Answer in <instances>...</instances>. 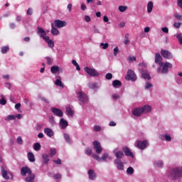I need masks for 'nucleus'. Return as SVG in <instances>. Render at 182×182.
<instances>
[{"mask_svg":"<svg viewBox=\"0 0 182 182\" xmlns=\"http://www.w3.org/2000/svg\"><path fill=\"white\" fill-rule=\"evenodd\" d=\"M21 174L23 177H25L26 174H28V176H27L25 179L26 182H33V181L35 180V174L32 173V171L28 166H24L21 168Z\"/></svg>","mask_w":182,"mask_h":182,"instance_id":"1","label":"nucleus"},{"mask_svg":"<svg viewBox=\"0 0 182 182\" xmlns=\"http://www.w3.org/2000/svg\"><path fill=\"white\" fill-rule=\"evenodd\" d=\"M182 176V168L179 167L173 168L171 169L168 173V177L171 180H178Z\"/></svg>","mask_w":182,"mask_h":182,"instance_id":"2","label":"nucleus"},{"mask_svg":"<svg viewBox=\"0 0 182 182\" xmlns=\"http://www.w3.org/2000/svg\"><path fill=\"white\" fill-rule=\"evenodd\" d=\"M77 97L79 102H80V103H82V105H85L87 103V102H89V98L87 97V95H86V94H85V92H78L77 93Z\"/></svg>","mask_w":182,"mask_h":182,"instance_id":"3","label":"nucleus"},{"mask_svg":"<svg viewBox=\"0 0 182 182\" xmlns=\"http://www.w3.org/2000/svg\"><path fill=\"white\" fill-rule=\"evenodd\" d=\"M85 72H86V73H87V75H89L90 76H91L92 77H99L100 75L99 73L97 72V70L89 68V67H85L84 68Z\"/></svg>","mask_w":182,"mask_h":182,"instance_id":"4","label":"nucleus"},{"mask_svg":"<svg viewBox=\"0 0 182 182\" xmlns=\"http://www.w3.org/2000/svg\"><path fill=\"white\" fill-rule=\"evenodd\" d=\"M125 79L126 80H132V82H136V80H137V77L136 76L134 71L129 70Z\"/></svg>","mask_w":182,"mask_h":182,"instance_id":"5","label":"nucleus"},{"mask_svg":"<svg viewBox=\"0 0 182 182\" xmlns=\"http://www.w3.org/2000/svg\"><path fill=\"white\" fill-rule=\"evenodd\" d=\"M92 144L94 146V149L97 154H102V151H103V148H102V145H100V142H99L98 141H94Z\"/></svg>","mask_w":182,"mask_h":182,"instance_id":"6","label":"nucleus"},{"mask_svg":"<svg viewBox=\"0 0 182 182\" xmlns=\"http://www.w3.org/2000/svg\"><path fill=\"white\" fill-rule=\"evenodd\" d=\"M149 144V142H147L146 140H144L143 141H137L136 142V147L139 149L140 150H144L147 147V145Z\"/></svg>","mask_w":182,"mask_h":182,"instance_id":"7","label":"nucleus"},{"mask_svg":"<svg viewBox=\"0 0 182 182\" xmlns=\"http://www.w3.org/2000/svg\"><path fill=\"white\" fill-rule=\"evenodd\" d=\"M173 68V65L168 62H166L162 68L161 73L166 74L168 73V69Z\"/></svg>","mask_w":182,"mask_h":182,"instance_id":"8","label":"nucleus"},{"mask_svg":"<svg viewBox=\"0 0 182 182\" xmlns=\"http://www.w3.org/2000/svg\"><path fill=\"white\" fill-rule=\"evenodd\" d=\"M161 55L165 59H173V54L167 50H161Z\"/></svg>","mask_w":182,"mask_h":182,"instance_id":"9","label":"nucleus"},{"mask_svg":"<svg viewBox=\"0 0 182 182\" xmlns=\"http://www.w3.org/2000/svg\"><path fill=\"white\" fill-rule=\"evenodd\" d=\"M132 114L136 117H139V116H141V114H143L142 108L141 107L134 108L132 111Z\"/></svg>","mask_w":182,"mask_h":182,"instance_id":"10","label":"nucleus"},{"mask_svg":"<svg viewBox=\"0 0 182 182\" xmlns=\"http://www.w3.org/2000/svg\"><path fill=\"white\" fill-rule=\"evenodd\" d=\"M122 151L124 153L125 156H127V157H132V159L134 157V155L132 154L130 149H129L127 146H124L122 148Z\"/></svg>","mask_w":182,"mask_h":182,"instance_id":"11","label":"nucleus"},{"mask_svg":"<svg viewBox=\"0 0 182 182\" xmlns=\"http://www.w3.org/2000/svg\"><path fill=\"white\" fill-rule=\"evenodd\" d=\"M51 112H53V114L58 116V117H63V112L58 108H51Z\"/></svg>","mask_w":182,"mask_h":182,"instance_id":"12","label":"nucleus"},{"mask_svg":"<svg viewBox=\"0 0 182 182\" xmlns=\"http://www.w3.org/2000/svg\"><path fill=\"white\" fill-rule=\"evenodd\" d=\"M54 24L56 26V28H63L66 25V21H60V20H55L54 21Z\"/></svg>","mask_w":182,"mask_h":182,"instance_id":"13","label":"nucleus"},{"mask_svg":"<svg viewBox=\"0 0 182 182\" xmlns=\"http://www.w3.org/2000/svg\"><path fill=\"white\" fill-rule=\"evenodd\" d=\"M163 60V58L160 55V53H156L155 54V63H159V66H163V63H161Z\"/></svg>","mask_w":182,"mask_h":182,"instance_id":"14","label":"nucleus"},{"mask_svg":"<svg viewBox=\"0 0 182 182\" xmlns=\"http://www.w3.org/2000/svg\"><path fill=\"white\" fill-rule=\"evenodd\" d=\"M1 170L3 178H5V180H9V176H8V171L5 170V166H1Z\"/></svg>","mask_w":182,"mask_h":182,"instance_id":"15","label":"nucleus"},{"mask_svg":"<svg viewBox=\"0 0 182 182\" xmlns=\"http://www.w3.org/2000/svg\"><path fill=\"white\" fill-rule=\"evenodd\" d=\"M60 126L61 129H65L69 126V123H68V121L65 120V119L61 118L60 120Z\"/></svg>","mask_w":182,"mask_h":182,"instance_id":"16","label":"nucleus"},{"mask_svg":"<svg viewBox=\"0 0 182 182\" xmlns=\"http://www.w3.org/2000/svg\"><path fill=\"white\" fill-rule=\"evenodd\" d=\"M88 175L90 180H95L96 179V173H95V171L90 169L88 171Z\"/></svg>","mask_w":182,"mask_h":182,"instance_id":"17","label":"nucleus"},{"mask_svg":"<svg viewBox=\"0 0 182 182\" xmlns=\"http://www.w3.org/2000/svg\"><path fill=\"white\" fill-rule=\"evenodd\" d=\"M112 86L115 87V89H117L119 87H122V81L119 80H114L112 82Z\"/></svg>","mask_w":182,"mask_h":182,"instance_id":"18","label":"nucleus"},{"mask_svg":"<svg viewBox=\"0 0 182 182\" xmlns=\"http://www.w3.org/2000/svg\"><path fill=\"white\" fill-rule=\"evenodd\" d=\"M51 33L55 36H58V35H59V30L55 28V26H53V23H51Z\"/></svg>","mask_w":182,"mask_h":182,"instance_id":"19","label":"nucleus"},{"mask_svg":"<svg viewBox=\"0 0 182 182\" xmlns=\"http://www.w3.org/2000/svg\"><path fill=\"white\" fill-rule=\"evenodd\" d=\"M44 133L46 134L48 137H52L53 136V131L50 129V128H45Z\"/></svg>","mask_w":182,"mask_h":182,"instance_id":"20","label":"nucleus"},{"mask_svg":"<svg viewBox=\"0 0 182 182\" xmlns=\"http://www.w3.org/2000/svg\"><path fill=\"white\" fill-rule=\"evenodd\" d=\"M141 77L142 79H147L148 80H150V79H151L150 74H149L147 71H144L141 73Z\"/></svg>","mask_w":182,"mask_h":182,"instance_id":"21","label":"nucleus"},{"mask_svg":"<svg viewBox=\"0 0 182 182\" xmlns=\"http://www.w3.org/2000/svg\"><path fill=\"white\" fill-rule=\"evenodd\" d=\"M28 159L31 163L35 162V155H33V153L28 152Z\"/></svg>","mask_w":182,"mask_h":182,"instance_id":"22","label":"nucleus"},{"mask_svg":"<svg viewBox=\"0 0 182 182\" xmlns=\"http://www.w3.org/2000/svg\"><path fill=\"white\" fill-rule=\"evenodd\" d=\"M143 109V113H149V112H151V106L150 105H145L141 107Z\"/></svg>","mask_w":182,"mask_h":182,"instance_id":"23","label":"nucleus"},{"mask_svg":"<svg viewBox=\"0 0 182 182\" xmlns=\"http://www.w3.org/2000/svg\"><path fill=\"white\" fill-rule=\"evenodd\" d=\"M152 11H153V1H149L147 4V12L148 14H151Z\"/></svg>","mask_w":182,"mask_h":182,"instance_id":"24","label":"nucleus"},{"mask_svg":"<svg viewBox=\"0 0 182 182\" xmlns=\"http://www.w3.org/2000/svg\"><path fill=\"white\" fill-rule=\"evenodd\" d=\"M50 72L53 74L58 73L59 72V66L53 65L50 68Z\"/></svg>","mask_w":182,"mask_h":182,"instance_id":"25","label":"nucleus"},{"mask_svg":"<svg viewBox=\"0 0 182 182\" xmlns=\"http://www.w3.org/2000/svg\"><path fill=\"white\" fill-rule=\"evenodd\" d=\"M38 33L41 36V38L46 36V32L45 31V30H43V28H38Z\"/></svg>","mask_w":182,"mask_h":182,"instance_id":"26","label":"nucleus"},{"mask_svg":"<svg viewBox=\"0 0 182 182\" xmlns=\"http://www.w3.org/2000/svg\"><path fill=\"white\" fill-rule=\"evenodd\" d=\"M42 158H43L44 164H48V163H49V156H48V154H43Z\"/></svg>","mask_w":182,"mask_h":182,"instance_id":"27","label":"nucleus"},{"mask_svg":"<svg viewBox=\"0 0 182 182\" xmlns=\"http://www.w3.org/2000/svg\"><path fill=\"white\" fill-rule=\"evenodd\" d=\"M114 154L117 159H123V156H124V154L122 151L114 152Z\"/></svg>","mask_w":182,"mask_h":182,"instance_id":"28","label":"nucleus"},{"mask_svg":"<svg viewBox=\"0 0 182 182\" xmlns=\"http://www.w3.org/2000/svg\"><path fill=\"white\" fill-rule=\"evenodd\" d=\"M55 86H59L60 87H62L63 89V87H65V85H63V82H62V80H60V79H57L55 82Z\"/></svg>","mask_w":182,"mask_h":182,"instance_id":"29","label":"nucleus"},{"mask_svg":"<svg viewBox=\"0 0 182 182\" xmlns=\"http://www.w3.org/2000/svg\"><path fill=\"white\" fill-rule=\"evenodd\" d=\"M8 52H9V46H5L1 47V53H3V55H5V53H8Z\"/></svg>","mask_w":182,"mask_h":182,"instance_id":"30","label":"nucleus"},{"mask_svg":"<svg viewBox=\"0 0 182 182\" xmlns=\"http://www.w3.org/2000/svg\"><path fill=\"white\" fill-rule=\"evenodd\" d=\"M64 139L68 144H72V141H70V136L68 134H64Z\"/></svg>","mask_w":182,"mask_h":182,"instance_id":"31","label":"nucleus"},{"mask_svg":"<svg viewBox=\"0 0 182 182\" xmlns=\"http://www.w3.org/2000/svg\"><path fill=\"white\" fill-rule=\"evenodd\" d=\"M66 113L68 116H73V109L70 107H66Z\"/></svg>","mask_w":182,"mask_h":182,"instance_id":"32","label":"nucleus"},{"mask_svg":"<svg viewBox=\"0 0 182 182\" xmlns=\"http://www.w3.org/2000/svg\"><path fill=\"white\" fill-rule=\"evenodd\" d=\"M33 149L36 151H39L41 150V144L39 142H37L34 144Z\"/></svg>","mask_w":182,"mask_h":182,"instance_id":"33","label":"nucleus"},{"mask_svg":"<svg viewBox=\"0 0 182 182\" xmlns=\"http://www.w3.org/2000/svg\"><path fill=\"white\" fill-rule=\"evenodd\" d=\"M45 59L46 60L47 65H52V63H53V59H52V58L46 57Z\"/></svg>","mask_w":182,"mask_h":182,"instance_id":"34","label":"nucleus"},{"mask_svg":"<svg viewBox=\"0 0 182 182\" xmlns=\"http://www.w3.org/2000/svg\"><path fill=\"white\" fill-rule=\"evenodd\" d=\"M136 56H131L129 55L127 58L128 62H129V63H132V62H136Z\"/></svg>","mask_w":182,"mask_h":182,"instance_id":"35","label":"nucleus"},{"mask_svg":"<svg viewBox=\"0 0 182 182\" xmlns=\"http://www.w3.org/2000/svg\"><path fill=\"white\" fill-rule=\"evenodd\" d=\"M15 119H16V115H9L7 118L5 119V120H6L7 122H9V120H15Z\"/></svg>","mask_w":182,"mask_h":182,"instance_id":"36","label":"nucleus"},{"mask_svg":"<svg viewBox=\"0 0 182 182\" xmlns=\"http://www.w3.org/2000/svg\"><path fill=\"white\" fill-rule=\"evenodd\" d=\"M119 12H124L127 11V6H119Z\"/></svg>","mask_w":182,"mask_h":182,"instance_id":"37","label":"nucleus"},{"mask_svg":"<svg viewBox=\"0 0 182 182\" xmlns=\"http://www.w3.org/2000/svg\"><path fill=\"white\" fill-rule=\"evenodd\" d=\"M0 105L5 106L6 105V100L4 97V95H1V99L0 100Z\"/></svg>","mask_w":182,"mask_h":182,"instance_id":"38","label":"nucleus"},{"mask_svg":"<svg viewBox=\"0 0 182 182\" xmlns=\"http://www.w3.org/2000/svg\"><path fill=\"white\" fill-rule=\"evenodd\" d=\"M154 166L156 167H163V162L161 161H155Z\"/></svg>","mask_w":182,"mask_h":182,"instance_id":"39","label":"nucleus"},{"mask_svg":"<svg viewBox=\"0 0 182 182\" xmlns=\"http://www.w3.org/2000/svg\"><path fill=\"white\" fill-rule=\"evenodd\" d=\"M88 86H89L90 89H96L97 87L96 83H95V82H90L88 84Z\"/></svg>","mask_w":182,"mask_h":182,"instance_id":"40","label":"nucleus"},{"mask_svg":"<svg viewBox=\"0 0 182 182\" xmlns=\"http://www.w3.org/2000/svg\"><path fill=\"white\" fill-rule=\"evenodd\" d=\"M47 43L48 45V48H55V43L53 42V41L50 40L48 41Z\"/></svg>","mask_w":182,"mask_h":182,"instance_id":"41","label":"nucleus"},{"mask_svg":"<svg viewBox=\"0 0 182 182\" xmlns=\"http://www.w3.org/2000/svg\"><path fill=\"white\" fill-rule=\"evenodd\" d=\"M127 174H133L134 173V169L132 166H129L127 170Z\"/></svg>","mask_w":182,"mask_h":182,"instance_id":"42","label":"nucleus"},{"mask_svg":"<svg viewBox=\"0 0 182 182\" xmlns=\"http://www.w3.org/2000/svg\"><path fill=\"white\" fill-rule=\"evenodd\" d=\"M16 143H17L18 144H20V145L23 144V140L22 139V137L18 136V137L17 138Z\"/></svg>","mask_w":182,"mask_h":182,"instance_id":"43","label":"nucleus"},{"mask_svg":"<svg viewBox=\"0 0 182 182\" xmlns=\"http://www.w3.org/2000/svg\"><path fill=\"white\" fill-rule=\"evenodd\" d=\"M53 178H55V180H59V179L62 178V174L56 173L53 176Z\"/></svg>","mask_w":182,"mask_h":182,"instance_id":"44","label":"nucleus"},{"mask_svg":"<svg viewBox=\"0 0 182 182\" xmlns=\"http://www.w3.org/2000/svg\"><path fill=\"white\" fill-rule=\"evenodd\" d=\"M85 154H87V156H91L92 155V149L90 148H87L85 149Z\"/></svg>","mask_w":182,"mask_h":182,"instance_id":"45","label":"nucleus"},{"mask_svg":"<svg viewBox=\"0 0 182 182\" xmlns=\"http://www.w3.org/2000/svg\"><path fill=\"white\" fill-rule=\"evenodd\" d=\"M50 154L51 156H53L56 154V149L53 148L50 150Z\"/></svg>","mask_w":182,"mask_h":182,"instance_id":"46","label":"nucleus"},{"mask_svg":"<svg viewBox=\"0 0 182 182\" xmlns=\"http://www.w3.org/2000/svg\"><path fill=\"white\" fill-rule=\"evenodd\" d=\"M113 77V75H112V73H109L106 75L105 76V78L107 80H111V79H112Z\"/></svg>","mask_w":182,"mask_h":182,"instance_id":"47","label":"nucleus"},{"mask_svg":"<svg viewBox=\"0 0 182 182\" xmlns=\"http://www.w3.org/2000/svg\"><path fill=\"white\" fill-rule=\"evenodd\" d=\"M176 38H177L180 45H182V36H181V34H177Z\"/></svg>","mask_w":182,"mask_h":182,"instance_id":"48","label":"nucleus"},{"mask_svg":"<svg viewBox=\"0 0 182 182\" xmlns=\"http://www.w3.org/2000/svg\"><path fill=\"white\" fill-rule=\"evenodd\" d=\"M118 170H124V165H123V162L117 165Z\"/></svg>","mask_w":182,"mask_h":182,"instance_id":"49","label":"nucleus"},{"mask_svg":"<svg viewBox=\"0 0 182 182\" xmlns=\"http://www.w3.org/2000/svg\"><path fill=\"white\" fill-rule=\"evenodd\" d=\"M100 46H102V49H107V48H109V43H101Z\"/></svg>","mask_w":182,"mask_h":182,"instance_id":"50","label":"nucleus"},{"mask_svg":"<svg viewBox=\"0 0 182 182\" xmlns=\"http://www.w3.org/2000/svg\"><path fill=\"white\" fill-rule=\"evenodd\" d=\"M93 130L94 132H100V130H102V128L100 127V126H95L94 127Z\"/></svg>","mask_w":182,"mask_h":182,"instance_id":"51","label":"nucleus"},{"mask_svg":"<svg viewBox=\"0 0 182 182\" xmlns=\"http://www.w3.org/2000/svg\"><path fill=\"white\" fill-rule=\"evenodd\" d=\"M114 164H117V166H118L119 164H120L123 162L122 161V160H120V159H117L114 160Z\"/></svg>","mask_w":182,"mask_h":182,"instance_id":"52","label":"nucleus"},{"mask_svg":"<svg viewBox=\"0 0 182 182\" xmlns=\"http://www.w3.org/2000/svg\"><path fill=\"white\" fill-rule=\"evenodd\" d=\"M39 99H41V100H42L43 102H45V103H49V101L48 100H46V97H39Z\"/></svg>","mask_w":182,"mask_h":182,"instance_id":"53","label":"nucleus"},{"mask_svg":"<svg viewBox=\"0 0 182 182\" xmlns=\"http://www.w3.org/2000/svg\"><path fill=\"white\" fill-rule=\"evenodd\" d=\"M92 156L94 159H95V160H97L98 161H100L102 160V158L99 157V155L97 154H93Z\"/></svg>","mask_w":182,"mask_h":182,"instance_id":"54","label":"nucleus"},{"mask_svg":"<svg viewBox=\"0 0 182 182\" xmlns=\"http://www.w3.org/2000/svg\"><path fill=\"white\" fill-rule=\"evenodd\" d=\"M150 87H153V85L150 82H147L145 85V89H150Z\"/></svg>","mask_w":182,"mask_h":182,"instance_id":"55","label":"nucleus"},{"mask_svg":"<svg viewBox=\"0 0 182 182\" xmlns=\"http://www.w3.org/2000/svg\"><path fill=\"white\" fill-rule=\"evenodd\" d=\"M43 39H44V41H46V42H49V41H51L50 40V38H49V36H44L43 37Z\"/></svg>","mask_w":182,"mask_h":182,"instance_id":"56","label":"nucleus"},{"mask_svg":"<svg viewBox=\"0 0 182 182\" xmlns=\"http://www.w3.org/2000/svg\"><path fill=\"white\" fill-rule=\"evenodd\" d=\"M42 126H43V124H37L36 126V130H41L42 129Z\"/></svg>","mask_w":182,"mask_h":182,"instance_id":"57","label":"nucleus"},{"mask_svg":"<svg viewBox=\"0 0 182 182\" xmlns=\"http://www.w3.org/2000/svg\"><path fill=\"white\" fill-rule=\"evenodd\" d=\"M177 5L179 8H181V9H182V0H178Z\"/></svg>","mask_w":182,"mask_h":182,"instance_id":"58","label":"nucleus"},{"mask_svg":"<svg viewBox=\"0 0 182 182\" xmlns=\"http://www.w3.org/2000/svg\"><path fill=\"white\" fill-rule=\"evenodd\" d=\"M165 140L166 141H171V136H170L169 135H165Z\"/></svg>","mask_w":182,"mask_h":182,"instance_id":"59","label":"nucleus"},{"mask_svg":"<svg viewBox=\"0 0 182 182\" xmlns=\"http://www.w3.org/2000/svg\"><path fill=\"white\" fill-rule=\"evenodd\" d=\"M33 10H32V8H28V9L27 10V15H32L33 14Z\"/></svg>","mask_w":182,"mask_h":182,"instance_id":"60","label":"nucleus"},{"mask_svg":"<svg viewBox=\"0 0 182 182\" xmlns=\"http://www.w3.org/2000/svg\"><path fill=\"white\" fill-rule=\"evenodd\" d=\"M107 157H109V154H104L101 158V160H106V159H107Z\"/></svg>","mask_w":182,"mask_h":182,"instance_id":"61","label":"nucleus"},{"mask_svg":"<svg viewBox=\"0 0 182 182\" xmlns=\"http://www.w3.org/2000/svg\"><path fill=\"white\" fill-rule=\"evenodd\" d=\"M85 22H90V21H92V18H90V16H85Z\"/></svg>","mask_w":182,"mask_h":182,"instance_id":"62","label":"nucleus"},{"mask_svg":"<svg viewBox=\"0 0 182 182\" xmlns=\"http://www.w3.org/2000/svg\"><path fill=\"white\" fill-rule=\"evenodd\" d=\"M175 18H176V19H178V21H182V16L180 14H176Z\"/></svg>","mask_w":182,"mask_h":182,"instance_id":"63","label":"nucleus"},{"mask_svg":"<svg viewBox=\"0 0 182 182\" xmlns=\"http://www.w3.org/2000/svg\"><path fill=\"white\" fill-rule=\"evenodd\" d=\"M161 31L164 32V33H167L168 32V28L167 27H164L161 28Z\"/></svg>","mask_w":182,"mask_h":182,"instance_id":"64","label":"nucleus"}]
</instances>
